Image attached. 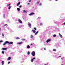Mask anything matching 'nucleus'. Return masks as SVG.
I'll return each instance as SVG.
<instances>
[{
	"mask_svg": "<svg viewBox=\"0 0 65 65\" xmlns=\"http://www.w3.org/2000/svg\"><path fill=\"white\" fill-rule=\"evenodd\" d=\"M44 50H46L45 48H44Z\"/></svg>",
	"mask_w": 65,
	"mask_h": 65,
	"instance_id": "49530a36",
	"label": "nucleus"
},
{
	"mask_svg": "<svg viewBox=\"0 0 65 65\" xmlns=\"http://www.w3.org/2000/svg\"><path fill=\"white\" fill-rule=\"evenodd\" d=\"M31 55L32 56H35V52L34 51H32L31 53Z\"/></svg>",
	"mask_w": 65,
	"mask_h": 65,
	"instance_id": "f03ea898",
	"label": "nucleus"
},
{
	"mask_svg": "<svg viewBox=\"0 0 65 65\" xmlns=\"http://www.w3.org/2000/svg\"><path fill=\"white\" fill-rule=\"evenodd\" d=\"M64 25H65V22H64Z\"/></svg>",
	"mask_w": 65,
	"mask_h": 65,
	"instance_id": "09e8293b",
	"label": "nucleus"
},
{
	"mask_svg": "<svg viewBox=\"0 0 65 65\" xmlns=\"http://www.w3.org/2000/svg\"><path fill=\"white\" fill-rule=\"evenodd\" d=\"M0 8H1V7H0Z\"/></svg>",
	"mask_w": 65,
	"mask_h": 65,
	"instance_id": "5fc2aeb1",
	"label": "nucleus"
},
{
	"mask_svg": "<svg viewBox=\"0 0 65 65\" xmlns=\"http://www.w3.org/2000/svg\"><path fill=\"white\" fill-rule=\"evenodd\" d=\"M19 8H22V5H20L19 6Z\"/></svg>",
	"mask_w": 65,
	"mask_h": 65,
	"instance_id": "7c9ffc66",
	"label": "nucleus"
},
{
	"mask_svg": "<svg viewBox=\"0 0 65 65\" xmlns=\"http://www.w3.org/2000/svg\"><path fill=\"white\" fill-rule=\"evenodd\" d=\"M29 54H30V52H28L27 54L29 55Z\"/></svg>",
	"mask_w": 65,
	"mask_h": 65,
	"instance_id": "c85d7f7f",
	"label": "nucleus"
},
{
	"mask_svg": "<svg viewBox=\"0 0 65 65\" xmlns=\"http://www.w3.org/2000/svg\"><path fill=\"white\" fill-rule=\"evenodd\" d=\"M30 45H33V44H31Z\"/></svg>",
	"mask_w": 65,
	"mask_h": 65,
	"instance_id": "a18cd8bd",
	"label": "nucleus"
},
{
	"mask_svg": "<svg viewBox=\"0 0 65 65\" xmlns=\"http://www.w3.org/2000/svg\"><path fill=\"white\" fill-rule=\"evenodd\" d=\"M8 29H9V27H8Z\"/></svg>",
	"mask_w": 65,
	"mask_h": 65,
	"instance_id": "8fccbe9b",
	"label": "nucleus"
},
{
	"mask_svg": "<svg viewBox=\"0 0 65 65\" xmlns=\"http://www.w3.org/2000/svg\"><path fill=\"white\" fill-rule=\"evenodd\" d=\"M40 26H42V23H41L40 24Z\"/></svg>",
	"mask_w": 65,
	"mask_h": 65,
	"instance_id": "2f4dec72",
	"label": "nucleus"
},
{
	"mask_svg": "<svg viewBox=\"0 0 65 65\" xmlns=\"http://www.w3.org/2000/svg\"><path fill=\"white\" fill-rule=\"evenodd\" d=\"M58 0H55V1H58Z\"/></svg>",
	"mask_w": 65,
	"mask_h": 65,
	"instance_id": "de8ad7c7",
	"label": "nucleus"
},
{
	"mask_svg": "<svg viewBox=\"0 0 65 65\" xmlns=\"http://www.w3.org/2000/svg\"><path fill=\"white\" fill-rule=\"evenodd\" d=\"M5 14H4V15H3L4 18H5Z\"/></svg>",
	"mask_w": 65,
	"mask_h": 65,
	"instance_id": "72a5a7b5",
	"label": "nucleus"
},
{
	"mask_svg": "<svg viewBox=\"0 0 65 65\" xmlns=\"http://www.w3.org/2000/svg\"><path fill=\"white\" fill-rule=\"evenodd\" d=\"M16 39H20V38L19 37H17L16 38Z\"/></svg>",
	"mask_w": 65,
	"mask_h": 65,
	"instance_id": "a878e982",
	"label": "nucleus"
},
{
	"mask_svg": "<svg viewBox=\"0 0 65 65\" xmlns=\"http://www.w3.org/2000/svg\"><path fill=\"white\" fill-rule=\"evenodd\" d=\"M47 63L46 64H45V65H47Z\"/></svg>",
	"mask_w": 65,
	"mask_h": 65,
	"instance_id": "37998d69",
	"label": "nucleus"
},
{
	"mask_svg": "<svg viewBox=\"0 0 65 65\" xmlns=\"http://www.w3.org/2000/svg\"><path fill=\"white\" fill-rule=\"evenodd\" d=\"M2 36H4V34H2Z\"/></svg>",
	"mask_w": 65,
	"mask_h": 65,
	"instance_id": "e433bc0d",
	"label": "nucleus"
},
{
	"mask_svg": "<svg viewBox=\"0 0 65 65\" xmlns=\"http://www.w3.org/2000/svg\"><path fill=\"white\" fill-rule=\"evenodd\" d=\"M53 51L54 52H56V49H53Z\"/></svg>",
	"mask_w": 65,
	"mask_h": 65,
	"instance_id": "4be33fe9",
	"label": "nucleus"
},
{
	"mask_svg": "<svg viewBox=\"0 0 65 65\" xmlns=\"http://www.w3.org/2000/svg\"><path fill=\"white\" fill-rule=\"evenodd\" d=\"M23 13H27V12L25 10H24L23 11Z\"/></svg>",
	"mask_w": 65,
	"mask_h": 65,
	"instance_id": "1a4fd4ad",
	"label": "nucleus"
},
{
	"mask_svg": "<svg viewBox=\"0 0 65 65\" xmlns=\"http://www.w3.org/2000/svg\"><path fill=\"white\" fill-rule=\"evenodd\" d=\"M1 63H2V65H4V61H2L1 62Z\"/></svg>",
	"mask_w": 65,
	"mask_h": 65,
	"instance_id": "2eb2a0df",
	"label": "nucleus"
},
{
	"mask_svg": "<svg viewBox=\"0 0 65 65\" xmlns=\"http://www.w3.org/2000/svg\"><path fill=\"white\" fill-rule=\"evenodd\" d=\"M20 0H18V1H20Z\"/></svg>",
	"mask_w": 65,
	"mask_h": 65,
	"instance_id": "3c124183",
	"label": "nucleus"
},
{
	"mask_svg": "<svg viewBox=\"0 0 65 65\" xmlns=\"http://www.w3.org/2000/svg\"><path fill=\"white\" fill-rule=\"evenodd\" d=\"M7 26H8L7 24H6L4 25V26H6V27H7Z\"/></svg>",
	"mask_w": 65,
	"mask_h": 65,
	"instance_id": "5701e85b",
	"label": "nucleus"
},
{
	"mask_svg": "<svg viewBox=\"0 0 65 65\" xmlns=\"http://www.w3.org/2000/svg\"><path fill=\"white\" fill-rule=\"evenodd\" d=\"M2 54H4V52L3 51H2Z\"/></svg>",
	"mask_w": 65,
	"mask_h": 65,
	"instance_id": "bb28decb",
	"label": "nucleus"
},
{
	"mask_svg": "<svg viewBox=\"0 0 65 65\" xmlns=\"http://www.w3.org/2000/svg\"><path fill=\"white\" fill-rule=\"evenodd\" d=\"M39 31H37L35 34V35H37V34H38V33Z\"/></svg>",
	"mask_w": 65,
	"mask_h": 65,
	"instance_id": "6ab92c4d",
	"label": "nucleus"
},
{
	"mask_svg": "<svg viewBox=\"0 0 65 65\" xmlns=\"http://www.w3.org/2000/svg\"><path fill=\"white\" fill-rule=\"evenodd\" d=\"M39 2H39V1H38L37 2V4H39Z\"/></svg>",
	"mask_w": 65,
	"mask_h": 65,
	"instance_id": "c756f323",
	"label": "nucleus"
},
{
	"mask_svg": "<svg viewBox=\"0 0 65 65\" xmlns=\"http://www.w3.org/2000/svg\"><path fill=\"white\" fill-rule=\"evenodd\" d=\"M34 30H36V28H34Z\"/></svg>",
	"mask_w": 65,
	"mask_h": 65,
	"instance_id": "473e14b6",
	"label": "nucleus"
},
{
	"mask_svg": "<svg viewBox=\"0 0 65 65\" xmlns=\"http://www.w3.org/2000/svg\"><path fill=\"white\" fill-rule=\"evenodd\" d=\"M23 41V40H25V39H21Z\"/></svg>",
	"mask_w": 65,
	"mask_h": 65,
	"instance_id": "393cba45",
	"label": "nucleus"
},
{
	"mask_svg": "<svg viewBox=\"0 0 65 65\" xmlns=\"http://www.w3.org/2000/svg\"><path fill=\"white\" fill-rule=\"evenodd\" d=\"M31 1V0H29V2H30Z\"/></svg>",
	"mask_w": 65,
	"mask_h": 65,
	"instance_id": "4c0bfd02",
	"label": "nucleus"
},
{
	"mask_svg": "<svg viewBox=\"0 0 65 65\" xmlns=\"http://www.w3.org/2000/svg\"><path fill=\"white\" fill-rule=\"evenodd\" d=\"M41 5H42L41 3H40V4H39V5H40V6H41Z\"/></svg>",
	"mask_w": 65,
	"mask_h": 65,
	"instance_id": "58836bf2",
	"label": "nucleus"
},
{
	"mask_svg": "<svg viewBox=\"0 0 65 65\" xmlns=\"http://www.w3.org/2000/svg\"><path fill=\"white\" fill-rule=\"evenodd\" d=\"M30 46L29 45H27V48H30Z\"/></svg>",
	"mask_w": 65,
	"mask_h": 65,
	"instance_id": "f3484780",
	"label": "nucleus"
},
{
	"mask_svg": "<svg viewBox=\"0 0 65 65\" xmlns=\"http://www.w3.org/2000/svg\"><path fill=\"white\" fill-rule=\"evenodd\" d=\"M7 50V48H3L2 49V50Z\"/></svg>",
	"mask_w": 65,
	"mask_h": 65,
	"instance_id": "39448f33",
	"label": "nucleus"
},
{
	"mask_svg": "<svg viewBox=\"0 0 65 65\" xmlns=\"http://www.w3.org/2000/svg\"><path fill=\"white\" fill-rule=\"evenodd\" d=\"M22 43H23V42H21L18 43L17 44H22Z\"/></svg>",
	"mask_w": 65,
	"mask_h": 65,
	"instance_id": "ddd939ff",
	"label": "nucleus"
},
{
	"mask_svg": "<svg viewBox=\"0 0 65 65\" xmlns=\"http://www.w3.org/2000/svg\"><path fill=\"white\" fill-rule=\"evenodd\" d=\"M53 37H56V35H53Z\"/></svg>",
	"mask_w": 65,
	"mask_h": 65,
	"instance_id": "412c9836",
	"label": "nucleus"
},
{
	"mask_svg": "<svg viewBox=\"0 0 65 65\" xmlns=\"http://www.w3.org/2000/svg\"><path fill=\"white\" fill-rule=\"evenodd\" d=\"M51 1H52V0H50Z\"/></svg>",
	"mask_w": 65,
	"mask_h": 65,
	"instance_id": "603ef678",
	"label": "nucleus"
},
{
	"mask_svg": "<svg viewBox=\"0 0 65 65\" xmlns=\"http://www.w3.org/2000/svg\"><path fill=\"white\" fill-rule=\"evenodd\" d=\"M0 31H1V28H0Z\"/></svg>",
	"mask_w": 65,
	"mask_h": 65,
	"instance_id": "c03bdc74",
	"label": "nucleus"
},
{
	"mask_svg": "<svg viewBox=\"0 0 65 65\" xmlns=\"http://www.w3.org/2000/svg\"><path fill=\"white\" fill-rule=\"evenodd\" d=\"M27 25L29 28H31V24L30 22H28Z\"/></svg>",
	"mask_w": 65,
	"mask_h": 65,
	"instance_id": "7ed1b4c3",
	"label": "nucleus"
},
{
	"mask_svg": "<svg viewBox=\"0 0 65 65\" xmlns=\"http://www.w3.org/2000/svg\"><path fill=\"white\" fill-rule=\"evenodd\" d=\"M3 42V41L2 40L0 41V42Z\"/></svg>",
	"mask_w": 65,
	"mask_h": 65,
	"instance_id": "cd10ccee",
	"label": "nucleus"
},
{
	"mask_svg": "<svg viewBox=\"0 0 65 65\" xmlns=\"http://www.w3.org/2000/svg\"><path fill=\"white\" fill-rule=\"evenodd\" d=\"M20 4H21V3L20 2H19L17 4V6H19V5H20Z\"/></svg>",
	"mask_w": 65,
	"mask_h": 65,
	"instance_id": "9d476101",
	"label": "nucleus"
},
{
	"mask_svg": "<svg viewBox=\"0 0 65 65\" xmlns=\"http://www.w3.org/2000/svg\"><path fill=\"white\" fill-rule=\"evenodd\" d=\"M59 36L60 37H61V38H62V37H63V36H62V35H61V34H60L59 33Z\"/></svg>",
	"mask_w": 65,
	"mask_h": 65,
	"instance_id": "6e6552de",
	"label": "nucleus"
},
{
	"mask_svg": "<svg viewBox=\"0 0 65 65\" xmlns=\"http://www.w3.org/2000/svg\"><path fill=\"white\" fill-rule=\"evenodd\" d=\"M11 6H9L8 7V9H10L11 8Z\"/></svg>",
	"mask_w": 65,
	"mask_h": 65,
	"instance_id": "4468645a",
	"label": "nucleus"
},
{
	"mask_svg": "<svg viewBox=\"0 0 65 65\" xmlns=\"http://www.w3.org/2000/svg\"><path fill=\"white\" fill-rule=\"evenodd\" d=\"M61 57V56H60L58 57V58H60Z\"/></svg>",
	"mask_w": 65,
	"mask_h": 65,
	"instance_id": "ea45409f",
	"label": "nucleus"
},
{
	"mask_svg": "<svg viewBox=\"0 0 65 65\" xmlns=\"http://www.w3.org/2000/svg\"><path fill=\"white\" fill-rule=\"evenodd\" d=\"M34 14V13L32 12L31 13H30L29 14V15L31 16V15H33V14Z\"/></svg>",
	"mask_w": 65,
	"mask_h": 65,
	"instance_id": "0eeeda50",
	"label": "nucleus"
},
{
	"mask_svg": "<svg viewBox=\"0 0 65 65\" xmlns=\"http://www.w3.org/2000/svg\"><path fill=\"white\" fill-rule=\"evenodd\" d=\"M35 32H36V31H35V30H34L33 31V32L34 33H35Z\"/></svg>",
	"mask_w": 65,
	"mask_h": 65,
	"instance_id": "b1692460",
	"label": "nucleus"
},
{
	"mask_svg": "<svg viewBox=\"0 0 65 65\" xmlns=\"http://www.w3.org/2000/svg\"><path fill=\"white\" fill-rule=\"evenodd\" d=\"M51 39H48L46 41V42L47 43H48L50 41H51Z\"/></svg>",
	"mask_w": 65,
	"mask_h": 65,
	"instance_id": "20e7f679",
	"label": "nucleus"
},
{
	"mask_svg": "<svg viewBox=\"0 0 65 65\" xmlns=\"http://www.w3.org/2000/svg\"><path fill=\"white\" fill-rule=\"evenodd\" d=\"M38 19H40V17H39L38 18Z\"/></svg>",
	"mask_w": 65,
	"mask_h": 65,
	"instance_id": "f704fd0d",
	"label": "nucleus"
},
{
	"mask_svg": "<svg viewBox=\"0 0 65 65\" xmlns=\"http://www.w3.org/2000/svg\"><path fill=\"white\" fill-rule=\"evenodd\" d=\"M10 62H8V64H9L10 63Z\"/></svg>",
	"mask_w": 65,
	"mask_h": 65,
	"instance_id": "79ce46f5",
	"label": "nucleus"
},
{
	"mask_svg": "<svg viewBox=\"0 0 65 65\" xmlns=\"http://www.w3.org/2000/svg\"><path fill=\"white\" fill-rule=\"evenodd\" d=\"M7 43H9V45H10V44H13V42H9L8 41H6L3 44V45H5L6 44H7Z\"/></svg>",
	"mask_w": 65,
	"mask_h": 65,
	"instance_id": "f257e3e1",
	"label": "nucleus"
},
{
	"mask_svg": "<svg viewBox=\"0 0 65 65\" xmlns=\"http://www.w3.org/2000/svg\"><path fill=\"white\" fill-rule=\"evenodd\" d=\"M10 6V4H9L7 5V7H9Z\"/></svg>",
	"mask_w": 65,
	"mask_h": 65,
	"instance_id": "a211bd4d",
	"label": "nucleus"
},
{
	"mask_svg": "<svg viewBox=\"0 0 65 65\" xmlns=\"http://www.w3.org/2000/svg\"><path fill=\"white\" fill-rule=\"evenodd\" d=\"M35 59V57H34L30 61L31 62H33V61H34V60Z\"/></svg>",
	"mask_w": 65,
	"mask_h": 65,
	"instance_id": "423d86ee",
	"label": "nucleus"
},
{
	"mask_svg": "<svg viewBox=\"0 0 65 65\" xmlns=\"http://www.w3.org/2000/svg\"><path fill=\"white\" fill-rule=\"evenodd\" d=\"M27 5H30V3H28L27 4Z\"/></svg>",
	"mask_w": 65,
	"mask_h": 65,
	"instance_id": "c9c22d12",
	"label": "nucleus"
},
{
	"mask_svg": "<svg viewBox=\"0 0 65 65\" xmlns=\"http://www.w3.org/2000/svg\"><path fill=\"white\" fill-rule=\"evenodd\" d=\"M33 36L32 35H31L30 38H33Z\"/></svg>",
	"mask_w": 65,
	"mask_h": 65,
	"instance_id": "aec40b11",
	"label": "nucleus"
},
{
	"mask_svg": "<svg viewBox=\"0 0 65 65\" xmlns=\"http://www.w3.org/2000/svg\"><path fill=\"white\" fill-rule=\"evenodd\" d=\"M26 1L27 0H25Z\"/></svg>",
	"mask_w": 65,
	"mask_h": 65,
	"instance_id": "864d4df0",
	"label": "nucleus"
},
{
	"mask_svg": "<svg viewBox=\"0 0 65 65\" xmlns=\"http://www.w3.org/2000/svg\"><path fill=\"white\" fill-rule=\"evenodd\" d=\"M17 10L18 11H19L20 10V9L19 8H17Z\"/></svg>",
	"mask_w": 65,
	"mask_h": 65,
	"instance_id": "dca6fc26",
	"label": "nucleus"
},
{
	"mask_svg": "<svg viewBox=\"0 0 65 65\" xmlns=\"http://www.w3.org/2000/svg\"><path fill=\"white\" fill-rule=\"evenodd\" d=\"M11 59V57H9L7 59V60L8 61V60H10Z\"/></svg>",
	"mask_w": 65,
	"mask_h": 65,
	"instance_id": "f8f14e48",
	"label": "nucleus"
},
{
	"mask_svg": "<svg viewBox=\"0 0 65 65\" xmlns=\"http://www.w3.org/2000/svg\"><path fill=\"white\" fill-rule=\"evenodd\" d=\"M18 22H19L20 23H22V21H21V20L20 19L18 20Z\"/></svg>",
	"mask_w": 65,
	"mask_h": 65,
	"instance_id": "9b49d317",
	"label": "nucleus"
},
{
	"mask_svg": "<svg viewBox=\"0 0 65 65\" xmlns=\"http://www.w3.org/2000/svg\"><path fill=\"white\" fill-rule=\"evenodd\" d=\"M34 31V29H32V31Z\"/></svg>",
	"mask_w": 65,
	"mask_h": 65,
	"instance_id": "a19ab883",
	"label": "nucleus"
}]
</instances>
